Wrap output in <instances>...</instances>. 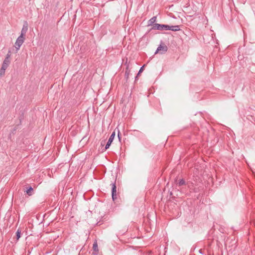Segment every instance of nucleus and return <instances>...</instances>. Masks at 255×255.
I'll return each mask as SVG.
<instances>
[{
  "label": "nucleus",
  "instance_id": "obj_1",
  "mask_svg": "<svg viewBox=\"0 0 255 255\" xmlns=\"http://www.w3.org/2000/svg\"><path fill=\"white\" fill-rule=\"evenodd\" d=\"M25 40V36L20 35L17 38L16 42H15V47L16 51L18 50L22 45Z\"/></svg>",
  "mask_w": 255,
  "mask_h": 255
},
{
  "label": "nucleus",
  "instance_id": "obj_2",
  "mask_svg": "<svg viewBox=\"0 0 255 255\" xmlns=\"http://www.w3.org/2000/svg\"><path fill=\"white\" fill-rule=\"evenodd\" d=\"M168 25L155 23L153 25L151 29H156L161 31L167 30V28H168Z\"/></svg>",
  "mask_w": 255,
  "mask_h": 255
},
{
  "label": "nucleus",
  "instance_id": "obj_3",
  "mask_svg": "<svg viewBox=\"0 0 255 255\" xmlns=\"http://www.w3.org/2000/svg\"><path fill=\"white\" fill-rule=\"evenodd\" d=\"M168 47L167 46L164 44H161L159 45L158 48H157L155 54L157 53L158 52L160 53L161 54H164L167 51Z\"/></svg>",
  "mask_w": 255,
  "mask_h": 255
},
{
  "label": "nucleus",
  "instance_id": "obj_4",
  "mask_svg": "<svg viewBox=\"0 0 255 255\" xmlns=\"http://www.w3.org/2000/svg\"><path fill=\"white\" fill-rule=\"evenodd\" d=\"M112 185V197L113 200L114 201H115L117 199V195H116V192H117V187L116 185L115 182L114 183H112L111 184Z\"/></svg>",
  "mask_w": 255,
  "mask_h": 255
},
{
  "label": "nucleus",
  "instance_id": "obj_5",
  "mask_svg": "<svg viewBox=\"0 0 255 255\" xmlns=\"http://www.w3.org/2000/svg\"><path fill=\"white\" fill-rule=\"evenodd\" d=\"M115 136V131H114L111 135L110 138H109V140L105 146V147L104 149L105 150H107L108 148H109V147L110 146L112 142H113V141L114 139Z\"/></svg>",
  "mask_w": 255,
  "mask_h": 255
},
{
  "label": "nucleus",
  "instance_id": "obj_6",
  "mask_svg": "<svg viewBox=\"0 0 255 255\" xmlns=\"http://www.w3.org/2000/svg\"><path fill=\"white\" fill-rule=\"evenodd\" d=\"M24 192L26 193L28 196H31L34 193L33 188L28 185H26Z\"/></svg>",
  "mask_w": 255,
  "mask_h": 255
},
{
  "label": "nucleus",
  "instance_id": "obj_7",
  "mask_svg": "<svg viewBox=\"0 0 255 255\" xmlns=\"http://www.w3.org/2000/svg\"><path fill=\"white\" fill-rule=\"evenodd\" d=\"M27 30H28V23H27V21H25L23 24L22 28L21 29L20 35L22 36H25V35Z\"/></svg>",
  "mask_w": 255,
  "mask_h": 255
},
{
  "label": "nucleus",
  "instance_id": "obj_8",
  "mask_svg": "<svg viewBox=\"0 0 255 255\" xmlns=\"http://www.w3.org/2000/svg\"><path fill=\"white\" fill-rule=\"evenodd\" d=\"M10 62V58L5 57L4 60L3 62L2 65L3 66V68H7Z\"/></svg>",
  "mask_w": 255,
  "mask_h": 255
},
{
  "label": "nucleus",
  "instance_id": "obj_9",
  "mask_svg": "<svg viewBox=\"0 0 255 255\" xmlns=\"http://www.w3.org/2000/svg\"><path fill=\"white\" fill-rule=\"evenodd\" d=\"M172 30L173 31H177L180 30L179 25L169 26L168 28H167V30Z\"/></svg>",
  "mask_w": 255,
  "mask_h": 255
},
{
  "label": "nucleus",
  "instance_id": "obj_10",
  "mask_svg": "<svg viewBox=\"0 0 255 255\" xmlns=\"http://www.w3.org/2000/svg\"><path fill=\"white\" fill-rule=\"evenodd\" d=\"M130 72V70L129 69V65H127L126 69V71H125V77L127 82L128 81V79L129 78Z\"/></svg>",
  "mask_w": 255,
  "mask_h": 255
},
{
  "label": "nucleus",
  "instance_id": "obj_11",
  "mask_svg": "<svg viewBox=\"0 0 255 255\" xmlns=\"http://www.w3.org/2000/svg\"><path fill=\"white\" fill-rule=\"evenodd\" d=\"M156 20V16H153L148 21V26L153 25Z\"/></svg>",
  "mask_w": 255,
  "mask_h": 255
},
{
  "label": "nucleus",
  "instance_id": "obj_12",
  "mask_svg": "<svg viewBox=\"0 0 255 255\" xmlns=\"http://www.w3.org/2000/svg\"><path fill=\"white\" fill-rule=\"evenodd\" d=\"M93 249L94 252H96L95 255H97L99 252L98 244L97 241H95L93 245Z\"/></svg>",
  "mask_w": 255,
  "mask_h": 255
},
{
  "label": "nucleus",
  "instance_id": "obj_13",
  "mask_svg": "<svg viewBox=\"0 0 255 255\" xmlns=\"http://www.w3.org/2000/svg\"><path fill=\"white\" fill-rule=\"evenodd\" d=\"M21 236V231L19 229H18L16 232V240H18L20 238Z\"/></svg>",
  "mask_w": 255,
  "mask_h": 255
},
{
  "label": "nucleus",
  "instance_id": "obj_14",
  "mask_svg": "<svg viewBox=\"0 0 255 255\" xmlns=\"http://www.w3.org/2000/svg\"><path fill=\"white\" fill-rule=\"evenodd\" d=\"M177 184L179 186H182L185 184V181L183 179H180L177 183Z\"/></svg>",
  "mask_w": 255,
  "mask_h": 255
},
{
  "label": "nucleus",
  "instance_id": "obj_15",
  "mask_svg": "<svg viewBox=\"0 0 255 255\" xmlns=\"http://www.w3.org/2000/svg\"><path fill=\"white\" fill-rule=\"evenodd\" d=\"M145 66V65H143L142 67H140L138 73H137V76H139L140 74L142 72L143 69H144V67Z\"/></svg>",
  "mask_w": 255,
  "mask_h": 255
},
{
  "label": "nucleus",
  "instance_id": "obj_16",
  "mask_svg": "<svg viewBox=\"0 0 255 255\" xmlns=\"http://www.w3.org/2000/svg\"><path fill=\"white\" fill-rule=\"evenodd\" d=\"M3 68V66L2 65L1 68L0 70V74H4L5 72V69L7 68Z\"/></svg>",
  "mask_w": 255,
  "mask_h": 255
},
{
  "label": "nucleus",
  "instance_id": "obj_17",
  "mask_svg": "<svg viewBox=\"0 0 255 255\" xmlns=\"http://www.w3.org/2000/svg\"><path fill=\"white\" fill-rule=\"evenodd\" d=\"M11 55V51L8 50L5 57L10 58Z\"/></svg>",
  "mask_w": 255,
  "mask_h": 255
},
{
  "label": "nucleus",
  "instance_id": "obj_18",
  "mask_svg": "<svg viewBox=\"0 0 255 255\" xmlns=\"http://www.w3.org/2000/svg\"><path fill=\"white\" fill-rule=\"evenodd\" d=\"M118 138H119V140L121 141V133H120V131H118Z\"/></svg>",
  "mask_w": 255,
  "mask_h": 255
},
{
  "label": "nucleus",
  "instance_id": "obj_19",
  "mask_svg": "<svg viewBox=\"0 0 255 255\" xmlns=\"http://www.w3.org/2000/svg\"><path fill=\"white\" fill-rule=\"evenodd\" d=\"M105 142H106V140H102L101 142V145L102 146H103L104 145L105 143Z\"/></svg>",
  "mask_w": 255,
  "mask_h": 255
},
{
  "label": "nucleus",
  "instance_id": "obj_20",
  "mask_svg": "<svg viewBox=\"0 0 255 255\" xmlns=\"http://www.w3.org/2000/svg\"><path fill=\"white\" fill-rule=\"evenodd\" d=\"M138 76H137V75L135 77V81H136L138 80Z\"/></svg>",
  "mask_w": 255,
  "mask_h": 255
},
{
  "label": "nucleus",
  "instance_id": "obj_21",
  "mask_svg": "<svg viewBox=\"0 0 255 255\" xmlns=\"http://www.w3.org/2000/svg\"><path fill=\"white\" fill-rule=\"evenodd\" d=\"M170 195H172V193L171 192L170 193Z\"/></svg>",
  "mask_w": 255,
  "mask_h": 255
}]
</instances>
